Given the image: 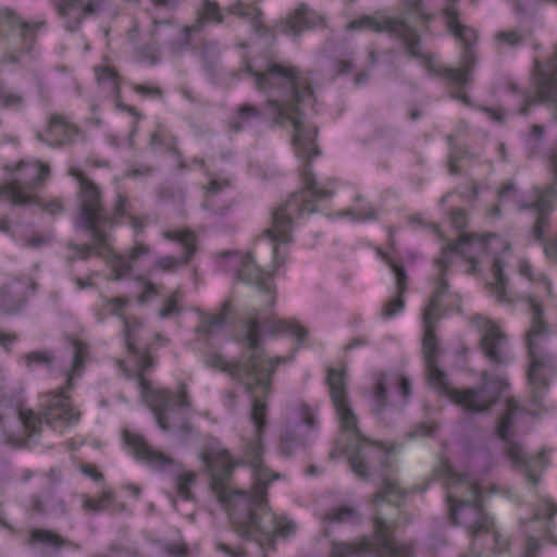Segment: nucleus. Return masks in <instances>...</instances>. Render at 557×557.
<instances>
[{
  "label": "nucleus",
  "instance_id": "1",
  "mask_svg": "<svg viewBox=\"0 0 557 557\" xmlns=\"http://www.w3.org/2000/svg\"><path fill=\"white\" fill-rule=\"evenodd\" d=\"M273 255L272 269L257 265L250 252L224 251L219 265L231 272L236 282L255 286L263 293L265 308L252 312L244 321L236 341L246 345L237 360H226L219 354L209 355L208 366L227 373L243 384L252 399L251 420L256 428L252 438L245 441L244 458L235 460L226 448L214 444L203 448L200 459L210 474V488L227 512L230 522L243 540L253 541L265 554L274 547L276 537H287L296 524L286 516H278L268 504V484L280 478L263 466V432L267 424L268 398L272 389V375L278 364L289 358L268 357L261 348L262 334L285 336L299 348L308 331L294 319H280L274 314V277L286 262L292 236H265Z\"/></svg>",
  "mask_w": 557,
  "mask_h": 557
},
{
  "label": "nucleus",
  "instance_id": "2",
  "mask_svg": "<svg viewBox=\"0 0 557 557\" xmlns=\"http://www.w3.org/2000/svg\"><path fill=\"white\" fill-rule=\"evenodd\" d=\"M450 222L459 232L457 240H448L441 226L431 223L433 233L445 244L441 256L434 260L438 274L434 278L435 288L423 309L422 350L425 363V377L429 386L438 395L449 398L466 411H487L500 397L507 387V382L500 377H491L487 371L481 373L482 385L466 389L454 388L449 385L446 373L437 366L438 344L435 334L436 323L446 314L461 311V298L451 293L447 275L453 270L456 259L467 263V273L478 274L481 263L491 257L493 280L485 287L491 296L499 302L510 304L512 299L507 292L508 280L504 274L503 253L510 250L507 238L497 233L467 232L469 219L465 209L456 208L450 211Z\"/></svg>",
  "mask_w": 557,
  "mask_h": 557
},
{
  "label": "nucleus",
  "instance_id": "3",
  "mask_svg": "<svg viewBox=\"0 0 557 557\" xmlns=\"http://www.w3.org/2000/svg\"><path fill=\"white\" fill-rule=\"evenodd\" d=\"M434 476L443 481L449 519L454 525L467 529L470 547L461 557H502L509 555L510 539L497 530L494 517L484 508L482 486L479 481L455 471L446 458V447L440 454ZM373 536L363 535L354 542L332 543L331 557H413L409 543H398L392 525L382 517L373 518Z\"/></svg>",
  "mask_w": 557,
  "mask_h": 557
},
{
  "label": "nucleus",
  "instance_id": "4",
  "mask_svg": "<svg viewBox=\"0 0 557 557\" xmlns=\"http://www.w3.org/2000/svg\"><path fill=\"white\" fill-rule=\"evenodd\" d=\"M131 299L126 296L101 297L96 317L102 321L107 315L121 319L124 324V337L127 356L117 360L119 369L129 379H136L143 401L153 412L159 428L163 431L176 430L181 434L190 432L186 412L190 407L186 386L180 385L176 392L169 388H154L146 377L153 366V350L163 346L168 339L157 334L153 342L144 341L146 327L138 319H129L125 311Z\"/></svg>",
  "mask_w": 557,
  "mask_h": 557
},
{
  "label": "nucleus",
  "instance_id": "5",
  "mask_svg": "<svg viewBox=\"0 0 557 557\" xmlns=\"http://www.w3.org/2000/svg\"><path fill=\"white\" fill-rule=\"evenodd\" d=\"M326 382L341 425V436L331 451V457H346L351 471L366 480L369 478L370 453L373 450L381 454L379 469L381 488L373 495L372 503L375 506L387 503L399 507L405 502V491L393 478V455L385 444L371 441L360 432L357 418L347 401L345 369L330 368Z\"/></svg>",
  "mask_w": 557,
  "mask_h": 557
},
{
  "label": "nucleus",
  "instance_id": "6",
  "mask_svg": "<svg viewBox=\"0 0 557 557\" xmlns=\"http://www.w3.org/2000/svg\"><path fill=\"white\" fill-rule=\"evenodd\" d=\"M71 344L74 349L73 362L66 374V385L54 392L41 395L39 401V412L32 409H25V398L23 392L10 396L3 395L0 398V408L10 409L12 414L21 421L26 435L21 438H13L5 430L4 417L0 414V444H10L16 447H29L34 437L41 431L44 424H47L55 432H63L65 429L77 423L79 412L74 408L70 392L73 381L81 375L89 356V349L86 343L72 338Z\"/></svg>",
  "mask_w": 557,
  "mask_h": 557
},
{
  "label": "nucleus",
  "instance_id": "7",
  "mask_svg": "<svg viewBox=\"0 0 557 557\" xmlns=\"http://www.w3.org/2000/svg\"><path fill=\"white\" fill-rule=\"evenodd\" d=\"M71 174L78 182L81 188V207L76 226L86 231L92 238V244H75L70 242L67 248L73 252L70 257L74 259H87L90 256H99L106 259L111 269L110 280L117 281L132 271V262L149 252V246L137 244L132 247L127 256L116 253L110 244L107 232L97 225L101 216L99 206V193L96 187L83 177V174L74 169Z\"/></svg>",
  "mask_w": 557,
  "mask_h": 557
},
{
  "label": "nucleus",
  "instance_id": "8",
  "mask_svg": "<svg viewBox=\"0 0 557 557\" xmlns=\"http://www.w3.org/2000/svg\"><path fill=\"white\" fill-rule=\"evenodd\" d=\"M9 182L0 185V201L12 205L38 203V190L50 175V168L39 160H22L15 165H4ZM0 231L9 233L21 247L40 248L49 244L52 233H38L28 224H12L8 216L0 219Z\"/></svg>",
  "mask_w": 557,
  "mask_h": 557
},
{
  "label": "nucleus",
  "instance_id": "9",
  "mask_svg": "<svg viewBox=\"0 0 557 557\" xmlns=\"http://www.w3.org/2000/svg\"><path fill=\"white\" fill-rule=\"evenodd\" d=\"M529 306L532 311L531 326L527 333V349L530 359L527 376L532 393L529 412L539 417L545 411L544 394L552 377L556 374V366L555 358L544 348L549 335V327L544 320L542 301L530 296Z\"/></svg>",
  "mask_w": 557,
  "mask_h": 557
},
{
  "label": "nucleus",
  "instance_id": "10",
  "mask_svg": "<svg viewBox=\"0 0 557 557\" xmlns=\"http://www.w3.org/2000/svg\"><path fill=\"white\" fill-rule=\"evenodd\" d=\"M521 409L515 397L508 398L506 410L497 420L496 434L504 442L505 454L512 466L525 476L532 488L536 490L542 473L548 467V456L545 449H541L535 455H528L518 443L509 438L513 418Z\"/></svg>",
  "mask_w": 557,
  "mask_h": 557
},
{
  "label": "nucleus",
  "instance_id": "11",
  "mask_svg": "<svg viewBox=\"0 0 557 557\" xmlns=\"http://www.w3.org/2000/svg\"><path fill=\"white\" fill-rule=\"evenodd\" d=\"M532 517L521 520V530L528 533L523 552L520 557H539L544 544L557 545V530L554 516L557 506L546 495L539 494L532 505Z\"/></svg>",
  "mask_w": 557,
  "mask_h": 557
},
{
  "label": "nucleus",
  "instance_id": "12",
  "mask_svg": "<svg viewBox=\"0 0 557 557\" xmlns=\"http://www.w3.org/2000/svg\"><path fill=\"white\" fill-rule=\"evenodd\" d=\"M44 23L30 24L23 21L14 11L9 8H0V41L18 42L20 49L14 50L1 58L2 63H15L21 60L22 54L30 53L35 45V32Z\"/></svg>",
  "mask_w": 557,
  "mask_h": 557
},
{
  "label": "nucleus",
  "instance_id": "13",
  "mask_svg": "<svg viewBox=\"0 0 557 557\" xmlns=\"http://www.w3.org/2000/svg\"><path fill=\"white\" fill-rule=\"evenodd\" d=\"M223 18L224 16L219 4L215 1L205 0L202 7L197 12L196 22L183 29L184 48H191L203 60L214 57L219 52L216 42L200 39L198 45H194L193 41L200 35L207 23L220 24L223 22Z\"/></svg>",
  "mask_w": 557,
  "mask_h": 557
},
{
  "label": "nucleus",
  "instance_id": "14",
  "mask_svg": "<svg viewBox=\"0 0 557 557\" xmlns=\"http://www.w3.org/2000/svg\"><path fill=\"white\" fill-rule=\"evenodd\" d=\"M471 323L481 333L480 345L485 357L494 363L509 362L508 339L500 326L483 315L473 317Z\"/></svg>",
  "mask_w": 557,
  "mask_h": 557
},
{
  "label": "nucleus",
  "instance_id": "15",
  "mask_svg": "<svg viewBox=\"0 0 557 557\" xmlns=\"http://www.w3.org/2000/svg\"><path fill=\"white\" fill-rule=\"evenodd\" d=\"M95 75L98 86L103 90L106 96L114 100L116 110L128 113L132 117V129L127 139L128 147H134V137L138 131L140 114L131 106L124 104L121 98L122 78L116 70L109 65H100L95 67Z\"/></svg>",
  "mask_w": 557,
  "mask_h": 557
},
{
  "label": "nucleus",
  "instance_id": "16",
  "mask_svg": "<svg viewBox=\"0 0 557 557\" xmlns=\"http://www.w3.org/2000/svg\"><path fill=\"white\" fill-rule=\"evenodd\" d=\"M122 441L124 447L137 461L147 465L151 469L165 470L174 465L173 458L154 449L140 434L124 430Z\"/></svg>",
  "mask_w": 557,
  "mask_h": 557
},
{
  "label": "nucleus",
  "instance_id": "17",
  "mask_svg": "<svg viewBox=\"0 0 557 557\" xmlns=\"http://www.w3.org/2000/svg\"><path fill=\"white\" fill-rule=\"evenodd\" d=\"M194 311L200 320L196 327L198 339L208 345H213L216 337L224 331L233 313V305L231 300L224 301L219 313H208L199 308H194Z\"/></svg>",
  "mask_w": 557,
  "mask_h": 557
},
{
  "label": "nucleus",
  "instance_id": "18",
  "mask_svg": "<svg viewBox=\"0 0 557 557\" xmlns=\"http://www.w3.org/2000/svg\"><path fill=\"white\" fill-rule=\"evenodd\" d=\"M163 237L180 243L184 248V255L182 257H160L154 262V267L158 269L169 271L184 265L190 261L197 251V236L189 228L166 231L163 233Z\"/></svg>",
  "mask_w": 557,
  "mask_h": 557
},
{
  "label": "nucleus",
  "instance_id": "19",
  "mask_svg": "<svg viewBox=\"0 0 557 557\" xmlns=\"http://www.w3.org/2000/svg\"><path fill=\"white\" fill-rule=\"evenodd\" d=\"M59 15L65 21V28L74 32L83 20L102 8V0H54Z\"/></svg>",
  "mask_w": 557,
  "mask_h": 557
},
{
  "label": "nucleus",
  "instance_id": "20",
  "mask_svg": "<svg viewBox=\"0 0 557 557\" xmlns=\"http://www.w3.org/2000/svg\"><path fill=\"white\" fill-rule=\"evenodd\" d=\"M324 24L323 15L310 10L306 4H300L286 18L282 20L276 28L286 35L297 36L305 29L323 26Z\"/></svg>",
  "mask_w": 557,
  "mask_h": 557
},
{
  "label": "nucleus",
  "instance_id": "21",
  "mask_svg": "<svg viewBox=\"0 0 557 557\" xmlns=\"http://www.w3.org/2000/svg\"><path fill=\"white\" fill-rule=\"evenodd\" d=\"M377 256L385 261L395 275L397 295L388 300L382 308V315L385 319L393 318L405 308L404 295L407 292V274L405 269L398 264L388 253L376 250Z\"/></svg>",
  "mask_w": 557,
  "mask_h": 557
},
{
  "label": "nucleus",
  "instance_id": "22",
  "mask_svg": "<svg viewBox=\"0 0 557 557\" xmlns=\"http://www.w3.org/2000/svg\"><path fill=\"white\" fill-rule=\"evenodd\" d=\"M38 139L50 145L60 146L75 140L78 128L69 123L62 115H52L45 133H38Z\"/></svg>",
  "mask_w": 557,
  "mask_h": 557
},
{
  "label": "nucleus",
  "instance_id": "23",
  "mask_svg": "<svg viewBox=\"0 0 557 557\" xmlns=\"http://www.w3.org/2000/svg\"><path fill=\"white\" fill-rule=\"evenodd\" d=\"M36 283L32 278L23 284L14 282L11 286L4 287L0 290V309L4 313H17L26 304L27 294L34 293Z\"/></svg>",
  "mask_w": 557,
  "mask_h": 557
},
{
  "label": "nucleus",
  "instance_id": "24",
  "mask_svg": "<svg viewBox=\"0 0 557 557\" xmlns=\"http://www.w3.org/2000/svg\"><path fill=\"white\" fill-rule=\"evenodd\" d=\"M150 145L153 148L162 147L166 152L172 153L176 157V160L178 162L180 169H202L205 170L206 174L208 176H211V173L207 169L206 161L203 159L195 158L193 159L191 164H187L182 160V157L177 150V141L176 138H174L171 134L168 133L166 128L159 124L156 128V131L151 135Z\"/></svg>",
  "mask_w": 557,
  "mask_h": 557
},
{
  "label": "nucleus",
  "instance_id": "25",
  "mask_svg": "<svg viewBox=\"0 0 557 557\" xmlns=\"http://www.w3.org/2000/svg\"><path fill=\"white\" fill-rule=\"evenodd\" d=\"M227 12L233 15L248 18L255 34L265 36L269 33L268 27L263 23L262 13L256 3L246 4L242 1H236L228 8Z\"/></svg>",
  "mask_w": 557,
  "mask_h": 557
},
{
  "label": "nucleus",
  "instance_id": "26",
  "mask_svg": "<svg viewBox=\"0 0 557 557\" xmlns=\"http://www.w3.org/2000/svg\"><path fill=\"white\" fill-rule=\"evenodd\" d=\"M78 170L82 174H84L76 166H71L70 170H69V174L74 177L72 174H71V171L72 170ZM83 177L86 180L85 175H83ZM87 181L89 182V180L87 178ZM90 183L96 187V189L98 190L99 193V206H100V212H101V216L99 218V221L97 222V225L100 227V230H102L103 232H106V226L107 225H113L115 223H117L120 220L128 216V212H127V197L123 194H117L116 196V201H115V205H114V212H113V215L110 216L108 214L104 213L103 211V207H102V203H101V193H100V189L97 187V185H95L91 181Z\"/></svg>",
  "mask_w": 557,
  "mask_h": 557
},
{
  "label": "nucleus",
  "instance_id": "27",
  "mask_svg": "<svg viewBox=\"0 0 557 557\" xmlns=\"http://www.w3.org/2000/svg\"><path fill=\"white\" fill-rule=\"evenodd\" d=\"M458 135H449L447 138L449 146L448 171L450 174H460L465 166H468L473 156L467 148H459L456 146Z\"/></svg>",
  "mask_w": 557,
  "mask_h": 557
},
{
  "label": "nucleus",
  "instance_id": "28",
  "mask_svg": "<svg viewBox=\"0 0 557 557\" xmlns=\"http://www.w3.org/2000/svg\"><path fill=\"white\" fill-rule=\"evenodd\" d=\"M29 511L33 515H59L65 512V504L58 500L52 494L46 493L34 496L29 504Z\"/></svg>",
  "mask_w": 557,
  "mask_h": 557
},
{
  "label": "nucleus",
  "instance_id": "29",
  "mask_svg": "<svg viewBox=\"0 0 557 557\" xmlns=\"http://www.w3.org/2000/svg\"><path fill=\"white\" fill-rule=\"evenodd\" d=\"M83 507L87 510H106L112 513L124 510V505L116 500L111 491H104L99 497H85Z\"/></svg>",
  "mask_w": 557,
  "mask_h": 557
},
{
  "label": "nucleus",
  "instance_id": "30",
  "mask_svg": "<svg viewBox=\"0 0 557 557\" xmlns=\"http://www.w3.org/2000/svg\"><path fill=\"white\" fill-rule=\"evenodd\" d=\"M184 294L181 287L171 292L161 302L158 315L161 319L178 317L183 310Z\"/></svg>",
  "mask_w": 557,
  "mask_h": 557
},
{
  "label": "nucleus",
  "instance_id": "31",
  "mask_svg": "<svg viewBox=\"0 0 557 557\" xmlns=\"http://www.w3.org/2000/svg\"><path fill=\"white\" fill-rule=\"evenodd\" d=\"M324 520L330 523L358 524L361 521V515L352 507L337 506L325 512Z\"/></svg>",
  "mask_w": 557,
  "mask_h": 557
},
{
  "label": "nucleus",
  "instance_id": "32",
  "mask_svg": "<svg viewBox=\"0 0 557 557\" xmlns=\"http://www.w3.org/2000/svg\"><path fill=\"white\" fill-rule=\"evenodd\" d=\"M519 274L531 283H535L542 287L547 297L552 296V284L544 273H534L529 261L522 260L519 264Z\"/></svg>",
  "mask_w": 557,
  "mask_h": 557
},
{
  "label": "nucleus",
  "instance_id": "33",
  "mask_svg": "<svg viewBox=\"0 0 557 557\" xmlns=\"http://www.w3.org/2000/svg\"><path fill=\"white\" fill-rule=\"evenodd\" d=\"M29 544L36 545V544H42L50 547L59 548L65 544V541L58 534L44 530V529H36L32 531L29 536Z\"/></svg>",
  "mask_w": 557,
  "mask_h": 557
},
{
  "label": "nucleus",
  "instance_id": "34",
  "mask_svg": "<svg viewBox=\"0 0 557 557\" xmlns=\"http://www.w3.org/2000/svg\"><path fill=\"white\" fill-rule=\"evenodd\" d=\"M134 281L141 285V292L137 296L136 300L140 305H145L150 301L152 298L158 297L160 295V287L148 280L145 275H136Z\"/></svg>",
  "mask_w": 557,
  "mask_h": 557
},
{
  "label": "nucleus",
  "instance_id": "35",
  "mask_svg": "<svg viewBox=\"0 0 557 557\" xmlns=\"http://www.w3.org/2000/svg\"><path fill=\"white\" fill-rule=\"evenodd\" d=\"M196 481V473L187 471L177 476L176 487L178 496L185 502H193L194 495L190 491Z\"/></svg>",
  "mask_w": 557,
  "mask_h": 557
},
{
  "label": "nucleus",
  "instance_id": "36",
  "mask_svg": "<svg viewBox=\"0 0 557 557\" xmlns=\"http://www.w3.org/2000/svg\"><path fill=\"white\" fill-rule=\"evenodd\" d=\"M24 106V99L16 92L10 91L0 82V107L3 109L18 110Z\"/></svg>",
  "mask_w": 557,
  "mask_h": 557
},
{
  "label": "nucleus",
  "instance_id": "37",
  "mask_svg": "<svg viewBox=\"0 0 557 557\" xmlns=\"http://www.w3.org/2000/svg\"><path fill=\"white\" fill-rule=\"evenodd\" d=\"M387 379L383 376L374 386L373 391V407L375 413H380L387 403V393H386V386Z\"/></svg>",
  "mask_w": 557,
  "mask_h": 557
},
{
  "label": "nucleus",
  "instance_id": "38",
  "mask_svg": "<svg viewBox=\"0 0 557 557\" xmlns=\"http://www.w3.org/2000/svg\"><path fill=\"white\" fill-rule=\"evenodd\" d=\"M228 185V181H218L211 180L206 187V199L203 203V208L209 210L212 209V201L219 195V193L223 189L224 186Z\"/></svg>",
  "mask_w": 557,
  "mask_h": 557
},
{
  "label": "nucleus",
  "instance_id": "39",
  "mask_svg": "<svg viewBox=\"0 0 557 557\" xmlns=\"http://www.w3.org/2000/svg\"><path fill=\"white\" fill-rule=\"evenodd\" d=\"M437 429L438 424L436 422L426 420L417 424L408 435L410 438L430 437L436 432Z\"/></svg>",
  "mask_w": 557,
  "mask_h": 557
},
{
  "label": "nucleus",
  "instance_id": "40",
  "mask_svg": "<svg viewBox=\"0 0 557 557\" xmlns=\"http://www.w3.org/2000/svg\"><path fill=\"white\" fill-rule=\"evenodd\" d=\"M298 416L309 432L315 433V411L310 406L301 404L298 408Z\"/></svg>",
  "mask_w": 557,
  "mask_h": 557
},
{
  "label": "nucleus",
  "instance_id": "41",
  "mask_svg": "<svg viewBox=\"0 0 557 557\" xmlns=\"http://www.w3.org/2000/svg\"><path fill=\"white\" fill-rule=\"evenodd\" d=\"M299 445H305V442L299 441L298 438L290 434H286L281 438L280 449L283 455L289 456L293 454L294 449Z\"/></svg>",
  "mask_w": 557,
  "mask_h": 557
},
{
  "label": "nucleus",
  "instance_id": "42",
  "mask_svg": "<svg viewBox=\"0 0 557 557\" xmlns=\"http://www.w3.org/2000/svg\"><path fill=\"white\" fill-rule=\"evenodd\" d=\"M159 48L154 45H147L139 51V59L141 62L148 64H156L159 61Z\"/></svg>",
  "mask_w": 557,
  "mask_h": 557
},
{
  "label": "nucleus",
  "instance_id": "43",
  "mask_svg": "<svg viewBox=\"0 0 557 557\" xmlns=\"http://www.w3.org/2000/svg\"><path fill=\"white\" fill-rule=\"evenodd\" d=\"M496 39L509 46H516L522 40V36L517 30H504L496 34Z\"/></svg>",
  "mask_w": 557,
  "mask_h": 557
},
{
  "label": "nucleus",
  "instance_id": "44",
  "mask_svg": "<svg viewBox=\"0 0 557 557\" xmlns=\"http://www.w3.org/2000/svg\"><path fill=\"white\" fill-rule=\"evenodd\" d=\"M216 550L224 554L226 557H245V550L242 546H231L219 542L216 543Z\"/></svg>",
  "mask_w": 557,
  "mask_h": 557
},
{
  "label": "nucleus",
  "instance_id": "45",
  "mask_svg": "<svg viewBox=\"0 0 557 557\" xmlns=\"http://www.w3.org/2000/svg\"><path fill=\"white\" fill-rule=\"evenodd\" d=\"M37 206L41 207L46 212L50 214H57L62 212L63 205L60 199H52L50 201L44 202L41 198L39 197V202L36 203Z\"/></svg>",
  "mask_w": 557,
  "mask_h": 557
},
{
  "label": "nucleus",
  "instance_id": "46",
  "mask_svg": "<svg viewBox=\"0 0 557 557\" xmlns=\"http://www.w3.org/2000/svg\"><path fill=\"white\" fill-rule=\"evenodd\" d=\"M52 361V356L48 352L42 351H34L26 355V362L28 364L32 363H50Z\"/></svg>",
  "mask_w": 557,
  "mask_h": 557
},
{
  "label": "nucleus",
  "instance_id": "47",
  "mask_svg": "<svg viewBox=\"0 0 557 557\" xmlns=\"http://www.w3.org/2000/svg\"><path fill=\"white\" fill-rule=\"evenodd\" d=\"M165 552L171 557H186L187 546L184 543H171L165 546Z\"/></svg>",
  "mask_w": 557,
  "mask_h": 557
},
{
  "label": "nucleus",
  "instance_id": "48",
  "mask_svg": "<svg viewBox=\"0 0 557 557\" xmlns=\"http://www.w3.org/2000/svg\"><path fill=\"white\" fill-rule=\"evenodd\" d=\"M134 90L137 94L145 95V96H153V97H160L161 96V89L159 87L146 85V84H138L135 85Z\"/></svg>",
  "mask_w": 557,
  "mask_h": 557
},
{
  "label": "nucleus",
  "instance_id": "49",
  "mask_svg": "<svg viewBox=\"0 0 557 557\" xmlns=\"http://www.w3.org/2000/svg\"><path fill=\"white\" fill-rule=\"evenodd\" d=\"M81 470L83 474L90 478L94 481H100L102 480V473L97 469L96 466L91 463H83L81 466Z\"/></svg>",
  "mask_w": 557,
  "mask_h": 557
},
{
  "label": "nucleus",
  "instance_id": "50",
  "mask_svg": "<svg viewBox=\"0 0 557 557\" xmlns=\"http://www.w3.org/2000/svg\"><path fill=\"white\" fill-rule=\"evenodd\" d=\"M396 382L401 396L407 399L411 395V385L409 380L404 375H396Z\"/></svg>",
  "mask_w": 557,
  "mask_h": 557
},
{
  "label": "nucleus",
  "instance_id": "51",
  "mask_svg": "<svg viewBox=\"0 0 557 557\" xmlns=\"http://www.w3.org/2000/svg\"><path fill=\"white\" fill-rule=\"evenodd\" d=\"M484 112H486L490 117L496 122H503L506 116L505 111L502 109L484 108Z\"/></svg>",
  "mask_w": 557,
  "mask_h": 557
},
{
  "label": "nucleus",
  "instance_id": "52",
  "mask_svg": "<svg viewBox=\"0 0 557 557\" xmlns=\"http://www.w3.org/2000/svg\"><path fill=\"white\" fill-rule=\"evenodd\" d=\"M352 70V63L350 61L341 60L336 63V71L338 74H349Z\"/></svg>",
  "mask_w": 557,
  "mask_h": 557
},
{
  "label": "nucleus",
  "instance_id": "53",
  "mask_svg": "<svg viewBox=\"0 0 557 557\" xmlns=\"http://www.w3.org/2000/svg\"><path fill=\"white\" fill-rule=\"evenodd\" d=\"M149 172V169L146 168V166H143V168H129L126 170V176L128 177H138V176H141V175H145L146 173Z\"/></svg>",
  "mask_w": 557,
  "mask_h": 557
},
{
  "label": "nucleus",
  "instance_id": "54",
  "mask_svg": "<svg viewBox=\"0 0 557 557\" xmlns=\"http://www.w3.org/2000/svg\"><path fill=\"white\" fill-rule=\"evenodd\" d=\"M15 341V336L7 333L0 332V345L3 346L5 350H9L10 345Z\"/></svg>",
  "mask_w": 557,
  "mask_h": 557
},
{
  "label": "nucleus",
  "instance_id": "55",
  "mask_svg": "<svg viewBox=\"0 0 557 557\" xmlns=\"http://www.w3.org/2000/svg\"><path fill=\"white\" fill-rule=\"evenodd\" d=\"M75 283L78 289H84L94 285L92 276L86 278L76 277Z\"/></svg>",
  "mask_w": 557,
  "mask_h": 557
},
{
  "label": "nucleus",
  "instance_id": "56",
  "mask_svg": "<svg viewBox=\"0 0 557 557\" xmlns=\"http://www.w3.org/2000/svg\"><path fill=\"white\" fill-rule=\"evenodd\" d=\"M530 135L535 139H541L544 135V127L542 125H533Z\"/></svg>",
  "mask_w": 557,
  "mask_h": 557
},
{
  "label": "nucleus",
  "instance_id": "57",
  "mask_svg": "<svg viewBox=\"0 0 557 557\" xmlns=\"http://www.w3.org/2000/svg\"><path fill=\"white\" fill-rule=\"evenodd\" d=\"M131 218V224H132V227L136 231V232H139L144 228V222L138 216H133V215H129Z\"/></svg>",
  "mask_w": 557,
  "mask_h": 557
},
{
  "label": "nucleus",
  "instance_id": "58",
  "mask_svg": "<svg viewBox=\"0 0 557 557\" xmlns=\"http://www.w3.org/2000/svg\"><path fill=\"white\" fill-rule=\"evenodd\" d=\"M409 224L410 225L425 226V223L423 222V220H422V218L420 215H411L409 218Z\"/></svg>",
  "mask_w": 557,
  "mask_h": 557
},
{
  "label": "nucleus",
  "instance_id": "59",
  "mask_svg": "<svg viewBox=\"0 0 557 557\" xmlns=\"http://www.w3.org/2000/svg\"><path fill=\"white\" fill-rule=\"evenodd\" d=\"M156 5H173L177 0H152Z\"/></svg>",
  "mask_w": 557,
  "mask_h": 557
},
{
  "label": "nucleus",
  "instance_id": "60",
  "mask_svg": "<svg viewBox=\"0 0 557 557\" xmlns=\"http://www.w3.org/2000/svg\"><path fill=\"white\" fill-rule=\"evenodd\" d=\"M127 490H129L132 492L134 497H137L139 495V492H140L139 487L134 485V484H128L127 485Z\"/></svg>",
  "mask_w": 557,
  "mask_h": 557
},
{
  "label": "nucleus",
  "instance_id": "61",
  "mask_svg": "<svg viewBox=\"0 0 557 557\" xmlns=\"http://www.w3.org/2000/svg\"><path fill=\"white\" fill-rule=\"evenodd\" d=\"M499 153H500L502 160H505L506 159V150H505L504 144L499 145Z\"/></svg>",
  "mask_w": 557,
  "mask_h": 557
},
{
  "label": "nucleus",
  "instance_id": "62",
  "mask_svg": "<svg viewBox=\"0 0 557 557\" xmlns=\"http://www.w3.org/2000/svg\"><path fill=\"white\" fill-rule=\"evenodd\" d=\"M472 193H473V196H474V197H478V196L481 194V186L475 184V185L473 186V190H472Z\"/></svg>",
  "mask_w": 557,
  "mask_h": 557
},
{
  "label": "nucleus",
  "instance_id": "63",
  "mask_svg": "<svg viewBox=\"0 0 557 557\" xmlns=\"http://www.w3.org/2000/svg\"><path fill=\"white\" fill-rule=\"evenodd\" d=\"M366 74H358L357 78H356V83H362L364 79H366Z\"/></svg>",
  "mask_w": 557,
  "mask_h": 557
},
{
  "label": "nucleus",
  "instance_id": "64",
  "mask_svg": "<svg viewBox=\"0 0 557 557\" xmlns=\"http://www.w3.org/2000/svg\"><path fill=\"white\" fill-rule=\"evenodd\" d=\"M171 504L174 510H178L176 507V500L174 498H171Z\"/></svg>",
  "mask_w": 557,
  "mask_h": 557
}]
</instances>
